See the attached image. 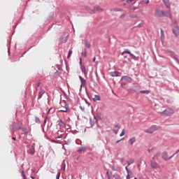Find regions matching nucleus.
<instances>
[{"label": "nucleus", "mask_w": 179, "mask_h": 179, "mask_svg": "<svg viewBox=\"0 0 179 179\" xmlns=\"http://www.w3.org/2000/svg\"><path fill=\"white\" fill-rule=\"evenodd\" d=\"M106 174H107L108 178L109 179L111 178V176L113 173L110 172L109 171H107Z\"/></svg>", "instance_id": "c756f323"}, {"label": "nucleus", "mask_w": 179, "mask_h": 179, "mask_svg": "<svg viewBox=\"0 0 179 179\" xmlns=\"http://www.w3.org/2000/svg\"><path fill=\"white\" fill-rule=\"evenodd\" d=\"M173 33L176 36H179V27H175L174 29H173Z\"/></svg>", "instance_id": "f8f14e48"}, {"label": "nucleus", "mask_w": 179, "mask_h": 179, "mask_svg": "<svg viewBox=\"0 0 179 179\" xmlns=\"http://www.w3.org/2000/svg\"><path fill=\"white\" fill-rule=\"evenodd\" d=\"M141 2H143V3H146V5H148V3H149L150 0H143L141 1Z\"/></svg>", "instance_id": "c9c22d12"}, {"label": "nucleus", "mask_w": 179, "mask_h": 179, "mask_svg": "<svg viewBox=\"0 0 179 179\" xmlns=\"http://www.w3.org/2000/svg\"><path fill=\"white\" fill-rule=\"evenodd\" d=\"M72 52H73L72 50H69L67 58H71V55H72Z\"/></svg>", "instance_id": "f704fd0d"}, {"label": "nucleus", "mask_w": 179, "mask_h": 179, "mask_svg": "<svg viewBox=\"0 0 179 179\" xmlns=\"http://www.w3.org/2000/svg\"><path fill=\"white\" fill-rule=\"evenodd\" d=\"M156 131V127H152L150 129L145 130V134H153Z\"/></svg>", "instance_id": "0eeeda50"}, {"label": "nucleus", "mask_w": 179, "mask_h": 179, "mask_svg": "<svg viewBox=\"0 0 179 179\" xmlns=\"http://www.w3.org/2000/svg\"><path fill=\"white\" fill-rule=\"evenodd\" d=\"M155 15L159 16V17H164V11L160 9H157L155 10Z\"/></svg>", "instance_id": "39448f33"}, {"label": "nucleus", "mask_w": 179, "mask_h": 179, "mask_svg": "<svg viewBox=\"0 0 179 179\" xmlns=\"http://www.w3.org/2000/svg\"><path fill=\"white\" fill-rule=\"evenodd\" d=\"M28 153H29V155H31V156H33V155H34L35 151H34V147L31 146L29 150H28Z\"/></svg>", "instance_id": "2eb2a0df"}, {"label": "nucleus", "mask_w": 179, "mask_h": 179, "mask_svg": "<svg viewBox=\"0 0 179 179\" xmlns=\"http://www.w3.org/2000/svg\"><path fill=\"white\" fill-rule=\"evenodd\" d=\"M21 129L23 131V132H24L26 134V135H27V134H29V130H27V129L21 128Z\"/></svg>", "instance_id": "473e14b6"}, {"label": "nucleus", "mask_w": 179, "mask_h": 179, "mask_svg": "<svg viewBox=\"0 0 179 179\" xmlns=\"http://www.w3.org/2000/svg\"><path fill=\"white\" fill-rule=\"evenodd\" d=\"M21 174H22L23 178H24V177H26V176L24 175V171H22L21 172Z\"/></svg>", "instance_id": "58836bf2"}, {"label": "nucleus", "mask_w": 179, "mask_h": 179, "mask_svg": "<svg viewBox=\"0 0 179 179\" xmlns=\"http://www.w3.org/2000/svg\"><path fill=\"white\" fill-rule=\"evenodd\" d=\"M124 138H121L120 140H118L117 141H116V143H120V142H121V141H123Z\"/></svg>", "instance_id": "a19ab883"}, {"label": "nucleus", "mask_w": 179, "mask_h": 179, "mask_svg": "<svg viewBox=\"0 0 179 179\" xmlns=\"http://www.w3.org/2000/svg\"><path fill=\"white\" fill-rule=\"evenodd\" d=\"M115 179H121V177L117 173L113 175Z\"/></svg>", "instance_id": "7c9ffc66"}, {"label": "nucleus", "mask_w": 179, "mask_h": 179, "mask_svg": "<svg viewBox=\"0 0 179 179\" xmlns=\"http://www.w3.org/2000/svg\"><path fill=\"white\" fill-rule=\"evenodd\" d=\"M58 125L59 127H62V128H65V123L62 120L59 121Z\"/></svg>", "instance_id": "5701e85b"}, {"label": "nucleus", "mask_w": 179, "mask_h": 179, "mask_svg": "<svg viewBox=\"0 0 179 179\" xmlns=\"http://www.w3.org/2000/svg\"><path fill=\"white\" fill-rule=\"evenodd\" d=\"M134 163H135V159H130L129 161L127 162L128 166H131V164H134Z\"/></svg>", "instance_id": "4be33fe9"}, {"label": "nucleus", "mask_w": 179, "mask_h": 179, "mask_svg": "<svg viewBox=\"0 0 179 179\" xmlns=\"http://www.w3.org/2000/svg\"><path fill=\"white\" fill-rule=\"evenodd\" d=\"M94 10H96V12H103V8L99 6H96L94 7Z\"/></svg>", "instance_id": "dca6fc26"}, {"label": "nucleus", "mask_w": 179, "mask_h": 179, "mask_svg": "<svg viewBox=\"0 0 179 179\" xmlns=\"http://www.w3.org/2000/svg\"><path fill=\"white\" fill-rule=\"evenodd\" d=\"M23 179H26V176H24V178H23Z\"/></svg>", "instance_id": "6e6d98bb"}, {"label": "nucleus", "mask_w": 179, "mask_h": 179, "mask_svg": "<svg viewBox=\"0 0 179 179\" xmlns=\"http://www.w3.org/2000/svg\"><path fill=\"white\" fill-rule=\"evenodd\" d=\"M161 114L162 115H166L167 117L170 116V115H173V114H174V110H173V109H166L164 110L163 112L161 113Z\"/></svg>", "instance_id": "7ed1b4c3"}, {"label": "nucleus", "mask_w": 179, "mask_h": 179, "mask_svg": "<svg viewBox=\"0 0 179 179\" xmlns=\"http://www.w3.org/2000/svg\"><path fill=\"white\" fill-rule=\"evenodd\" d=\"M129 17H131V19H135L138 17V15L136 14H131L130 15Z\"/></svg>", "instance_id": "2f4dec72"}, {"label": "nucleus", "mask_w": 179, "mask_h": 179, "mask_svg": "<svg viewBox=\"0 0 179 179\" xmlns=\"http://www.w3.org/2000/svg\"><path fill=\"white\" fill-rule=\"evenodd\" d=\"M112 170H113V171H118V167H116L115 166H112Z\"/></svg>", "instance_id": "72a5a7b5"}, {"label": "nucleus", "mask_w": 179, "mask_h": 179, "mask_svg": "<svg viewBox=\"0 0 179 179\" xmlns=\"http://www.w3.org/2000/svg\"><path fill=\"white\" fill-rule=\"evenodd\" d=\"M79 79H80V80L81 82V85L83 86H86V80H85V78H83V77L80 76H79Z\"/></svg>", "instance_id": "4468645a"}, {"label": "nucleus", "mask_w": 179, "mask_h": 179, "mask_svg": "<svg viewBox=\"0 0 179 179\" xmlns=\"http://www.w3.org/2000/svg\"><path fill=\"white\" fill-rule=\"evenodd\" d=\"M12 129L17 131L19 129H22V127L19 125V123L14 122L12 126Z\"/></svg>", "instance_id": "423d86ee"}, {"label": "nucleus", "mask_w": 179, "mask_h": 179, "mask_svg": "<svg viewBox=\"0 0 179 179\" xmlns=\"http://www.w3.org/2000/svg\"><path fill=\"white\" fill-rule=\"evenodd\" d=\"M110 76L113 77L118 76L120 75V72L118 71H112L110 73Z\"/></svg>", "instance_id": "412c9836"}, {"label": "nucleus", "mask_w": 179, "mask_h": 179, "mask_svg": "<svg viewBox=\"0 0 179 179\" xmlns=\"http://www.w3.org/2000/svg\"><path fill=\"white\" fill-rule=\"evenodd\" d=\"M134 179H138V178H134Z\"/></svg>", "instance_id": "bf43d9fd"}, {"label": "nucleus", "mask_w": 179, "mask_h": 179, "mask_svg": "<svg viewBox=\"0 0 179 179\" xmlns=\"http://www.w3.org/2000/svg\"><path fill=\"white\" fill-rule=\"evenodd\" d=\"M124 135H125V131H124V130H122V131L121 132L120 136H124Z\"/></svg>", "instance_id": "4c0bfd02"}, {"label": "nucleus", "mask_w": 179, "mask_h": 179, "mask_svg": "<svg viewBox=\"0 0 179 179\" xmlns=\"http://www.w3.org/2000/svg\"><path fill=\"white\" fill-rule=\"evenodd\" d=\"M140 93L142 94H149L150 93V91L149 90H141L140 91Z\"/></svg>", "instance_id": "b1692460"}, {"label": "nucleus", "mask_w": 179, "mask_h": 179, "mask_svg": "<svg viewBox=\"0 0 179 179\" xmlns=\"http://www.w3.org/2000/svg\"><path fill=\"white\" fill-rule=\"evenodd\" d=\"M150 166L151 169H154L155 170H160V169H162L160 164H159L156 161H155V159L150 161Z\"/></svg>", "instance_id": "f03ea898"}, {"label": "nucleus", "mask_w": 179, "mask_h": 179, "mask_svg": "<svg viewBox=\"0 0 179 179\" xmlns=\"http://www.w3.org/2000/svg\"><path fill=\"white\" fill-rule=\"evenodd\" d=\"M159 157H160V154L158 152L154 155V157H152V160H155V159H157V160Z\"/></svg>", "instance_id": "393cba45"}, {"label": "nucleus", "mask_w": 179, "mask_h": 179, "mask_svg": "<svg viewBox=\"0 0 179 179\" xmlns=\"http://www.w3.org/2000/svg\"><path fill=\"white\" fill-rule=\"evenodd\" d=\"M58 138H61V136L57 137V139H58Z\"/></svg>", "instance_id": "864d4df0"}, {"label": "nucleus", "mask_w": 179, "mask_h": 179, "mask_svg": "<svg viewBox=\"0 0 179 179\" xmlns=\"http://www.w3.org/2000/svg\"><path fill=\"white\" fill-rule=\"evenodd\" d=\"M121 79L122 80H125V82H132V78L129 76H124Z\"/></svg>", "instance_id": "9d476101"}, {"label": "nucleus", "mask_w": 179, "mask_h": 179, "mask_svg": "<svg viewBox=\"0 0 179 179\" xmlns=\"http://www.w3.org/2000/svg\"><path fill=\"white\" fill-rule=\"evenodd\" d=\"M35 121L37 124H40V119L38 117H36Z\"/></svg>", "instance_id": "e433bc0d"}, {"label": "nucleus", "mask_w": 179, "mask_h": 179, "mask_svg": "<svg viewBox=\"0 0 179 179\" xmlns=\"http://www.w3.org/2000/svg\"><path fill=\"white\" fill-rule=\"evenodd\" d=\"M148 152H150V150H148Z\"/></svg>", "instance_id": "13d9d810"}, {"label": "nucleus", "mask_w": 179, "mask_h": 179, "mask_svg": "<svg viewBox=\"0 0 179 179\" xmlns=\"http://www.w3.org/2000/svg\"><path fill=\"white\" fill-rule=\"evenodd\" d=\"M59 176H60V174L58 173V174L57 175V178H58L59 177Z\"/></svg>", "instance_id": "de8ad7c7"}, {"label": "nucleus", "mask_w": 179, "mask_h": 179, "mask_svg": "<svg viewBox=\"0 0 179 179\" xmlns=\"http://www.w3.org/2000/svg\"><path fill=\"white\" fill-rule=\"evenodd\" d=\"M40 85H41V83H40V82H38V83H37V87H40Z\"/></svg>", "instance_id": "37998d69"}, {"label": "nucleus", "mask_w": 179, "mask_h": 179, "mask_svg": "<svg viewBox=\"0 0 179 179\" xmlns=\"http://www.w3.org/2000/svg\"><path fill=\"white\" fill-rule=\"evenodd\" d=\"M85 45L87 47V48H90L92 47V45L88 41H85Z\"/></svg>", "instance_id": "a878e982"}, {"label": "nucleus", "mask_w": 179, "mask_h": 179, "mask_svg": "<svg viewBox=\"0 0 179 179\" xmlns=\"http://www.w3.org/2000/svg\"><path fill=\"white\" fill-rule=\"evenodd\" d=\"M133 9H134V10H135V9H136V8H134Z\"/></svg>", "instance_id": "4d7b16f0"}, {"label": "nucleus", "mask_w": 179, "mask_h": 179, "mask_svg": "<svg viewBox=\"0 0 179 179\" xmlns=\"http://www.w3.org/2000/svg\"><path fill=\"white\" fill-rule=\"evenodd\" d=\"M81 55H83V57H87V52L86 51V50H84V51L81 53Z\"/></svg>", "instance_id": "c85d7f7f"}, {"label": "nucleus", "mask_w": 179, "mask_h": 179, "mask_svg": "<svg viewBox=\"0 0 179 179\" xmlns=\"http://www.w3.org/2000/svg\"><path fill=\"white\" fill-rule=\"evenodd\" d=\"M96 62V57H94L93 62Z\"/></svg>", "instance_id": "a18cd8bd"}, {"label": "nucleus", "mask_w": 179, "mask_h": 179, "mask_svg": "<svg viewBox=\"0 0 179 179\" xmlns=\"http://www.w3.org/2000/svg\"><path fill=\"white\" fill-rule=\"evenodd\" d=\"M174 156V155H173L171 157H169V154L167 153V152H164L162 154V159H164V160L165 162H167V160H170V159H173V157Z\"/></svg>", "instance_id": "20e7f679"}, {"label": "nucleus", "mask_w": 179, "mask_h": 179, "mask_svg": "<svg viewBox=\"0 0 179 179\" xmlns=\"http://www.w3.org/2000/svg\"><path fill=\"white\" fill-rule=\"evenodd\" d=\"M31 178L34 179L35 178L34 176H31Z\"/></svg>", "instance_id": "8fccbe9b"}, {"label": "nucleus", "mask_w": 179, "mask_h": 179, "mask_svg": "<svg viewBox=\"0 0 179 179\" xmlns=\"http://www.w3.org/2000/svg\"><path fill=\"white\" fill-rule=\"evenodd\" d=\"M80 69L83 73H84V76L86 78L87 76V72H86V66L81 65Z\"/></svg>", "instance_id": "9b49d317"}, {"label": "nucleus", "mask_w": 179, "mask_h": 179, "mask_svg": "<svg viewBox=\"0 0 179 179\" xmlns=\"http://www.w3.org/2000/svg\"><path fill=\"white\" fill-rule=\"evenodd\" d=\"M94 100L95 101H100V96L99 95H94Z\"/></svg>", "instance_id": "bb28decb"}, {"label": "nucleus", "mask_w": 179, "mask_h": 179, "mask_svg": "<svg viewBox=\"0 0 179 179\" xmlns=\"http://www.w3.org/2000/svg\"><path fill=\"white\" fill-rule=\"evenodd\" d=\"M124 54H129V55H130L133 59H136V57L134 56V54L131 53L129 50H124L123 52H122V55H124Z\"/></svg>", "instance_id": "6e6552de"}, {"label": "nucleus", "mask_w": 179, "mask_h": 179, "mask_svg": "<svg viewBox=\"0 0 179 179\" xmlns=\"http://www.w3.org/2000/svg\"><path fill=\"white\" fill-rule=\"evenodd\" d=\"M161 34L163 36V30L161 31Z\"/></svg>", "instance_id": "09e8293b"}, {"label": "nucleus", "mask_w": 179, "mask_h": 179, "mask_svg": "<svg viewBox=\"0 0 179 179\" xmlns=\"http://www.w3.org/2000/svg\"><path fill=\"white\" fill-rule=\"evenodd\" d=\"M176 61H177V62H178V64H179V60H178V59H176Z\"/></svg>", "instance_id": "3c124183"}, {"label": "nucleus", "mask_w": 179, "mask_h": 179, "mask_svg": "<svg viewBox=\"0 0 179 179\" xmlns=\"http://www.w3.org/2000/svg\"><path fill=\"white\" fill-rule=\"evenodd\" d=\"M134 0H127V3H131V2H133Z\"/></svg>", "instance_id": "79ce46f5"}, {"label": "nucleus", "mask_w": 179, "mask_h": 179, "mask_svg": "<svg viewBox=\"0 0 179 179\" xmlns=\"http://www.w3.org/2000/svg\"><path fill=\"white\" fill-rule=\"evenodd\" d=\"M113 131L114 134H115V135H117V134H118V131H120V126H118L117 124L115 125Z\"/></svg>", "instance_id": "ddd939ff"}, {"label": "nucleus", "mask_w": 179, "mask_h": 179, "mask_svg": "<svg viewBox=\"0 0 179 179\" xmlns=\"http://www.w3.org/2000/svg\"><path fill=\"white\" fill-rule=\"evenodd\" d=\"M90 121L91 127H93L94 125V124H97V119L94 116L92 118H90Z\"/></svg>", "instance_id": "1a4fd4ad"}, {"label": "nucleus", "mask_w": 179, "mask_h": 179, "mask_svg": "<svg viewBox=\"0 0 179 179\" xmlns=\"http://www.w3.org/2000/svg\"><path fill=\"white\" fill-rule=\"evenodd\" d=\"M12 139H13V141H16V138L13 137Z\"/></svg>", "instance_id": "49530a36"}, {"label": "nucleus", "mask_w": 179, "mask_h": 179, "mask_svg": "<svg viewBox=\"0 0 179 179\" xmlns=\"http://www.w3.org/2000/svg\"><path fill=\"white\" fill-rule=\"evenodd\" d=\"M59 111L62 113H69L71 110L69 109V106L64 102L62 103V106L59 108Z\"/></svg>", "instance_id": "f257e3e1"}, {"label": "nucleus", "mask_w": 179, "mask_h": 179, "mask_svg": "<svg viewBox=\"0 0 179 179\" xmlns=\"http://www.w3.org/2000/svg\"><path fill=\"white\" fill-rule=\"evenodd\" d=\"M44 93H45L44 90L43 88H41V91L39 92V94H38V99H41V97H43V94H44Z\"/></svg>", "instance_id": "f3484780"}, {"label": "nucleus", "mask_w": 179, "mask_h": 179, "mask_svg": "<svg viewBox=\"0 0 179 179\" xmlns=\"http://www.w3.org/2000/svg\"><path fill=\"white\" fill-rule=\"evenodd\" d=\"M135 142H136V138L135 137H133L129 140V143L130 145H134V143H135Z\"/></svg>", "instance_id": "a211bd4d"}, {"label": "nucleus", "mask_w": 179, "mask_h": 179, "mask_svg": "<svg viewBox=\"0 0 179 179\" xmlns=\"http://www.w3.org/2000/svg\"><path fill=\"white\" fill-rule=\"evenodd\" d=\"M82 65H83V64H82V58H80V67H82Z\"/></svg>", "instance_id": "ea45409f"}, {"label": "nucleus", "mask_w": 179, "mask_h": 179, "mask_svg": "<svg viewBox=\"0 0 179 179\" xmlns=\"http://www.w3.org/2000/svg\"><path fill=\"white\" fill-rule=\"evenodd\" d=\"M78 152H82V150H78Z\"/></svg>", "instance_id": "603ef678"}, {"label": "nucleus", "mask_w": 179, "mask_h": 179, "mask_svg": "<svg viewBox=\"0 0 179 179\" xmlns=\"http://www.w3.org/2000/svg\"><path fill=\"white\" fill-rule=\"evenodd\" d=\"M63 170H65V166H64V167H63Z\"/></svg>", "instance_id": "5fc2aeb1"}, {"label": "nucleus", "mask_w": 179, "mask_h": 179, "mask_svg": "<svg viewBox=\"0 0 179 179\" xmlns=\"http://www.w3.org/2000/svg\"><path fill=\"white\" fill-rule=\"evenodd\" d=\"M125 170L127 173V177H129V174H132V172L129 171V169H128V166L125 167Z\"/></svg>", "instance_id": "cd10ccee"}, {"label": "nucleus", "mask_w": 179, "mask_h": 179, "mask_svg": "<svg viewBox=\"0 0 179 179\" xmlns=\"http://www.w3.org/2000/svg\"><path fill=\"white\" fill-rule=\"evenodd\" d=\"M164 16H167V17H171V10L164 11Z\"/></svg>", "instance_id": "aec40b11"}, {"label": "nucleus", "mask_w": 179, "mask_h": 179, "mask_svg": "<svg viewBox=\"0 0 179 179\" xmlns=\"http://www.w3.org/2000/svg\"><path fill=\"white\" fill-rule=\"evenodd\" d=\"M45 122H47V117H45L44 120V124H45Z\"/></svg>", "instance_id": "c03bdc74"}, {"label": "nucleus", "mask_w": 179, "mask_h": 179, "mask_svg": "<svg viewBox=\"0 0 179 179\" xmlns=\"http://www.w3.org/2000/svg\"><path fill=\"white\" fill-rule=\"evenodd\" d=\"M166 8H170V0H162Z\"/></svg>", "instance_id": "6ab92c4d"}]
</instances>
